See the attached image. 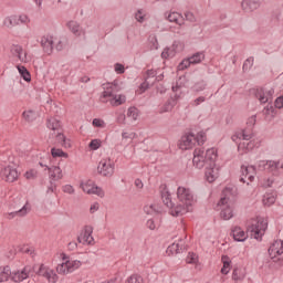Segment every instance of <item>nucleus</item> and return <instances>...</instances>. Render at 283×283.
Segmentation results:
<instances>
[{
  "mask_svg": "<svg viewBox=\"0 0 283 283\" xmlns=\"http://www.w3.org/2000/svg\"><path fill=\"white\" fill-rule=\"evenodd\" d=\"M268 171L272 176H280L283 169V161L275 160H259L256 166H241V182H253L255 180V171Z\"/></svg>",
  "mask_w": 283,
  "mask_h": 283,
  "instance_id": "f257e3e1",
  "label": "nucleus"
},
{
  "mask_svg": "<svg viewBox=\"0 0 283 283\" xmlns=\"http://www.w3.org/2000/svg\"><path fill=\"white\" fill-rule=\"evenodd\" d=\"M177 198L179 203L172 208V216H185L189 211L193 210V205H196V198H193V192L187 187H178Z\"/></svg>",
  "mask_w": 283,
  "mask_h": 283,
  "instance_id": "f03ea898",
  "label": "nucleus"
},
{
  "mask_svg": "<svg viewBox=\"0 0 283 283\" xmlns=\"http://www.w3.org/2000/svg\"><path fill=\"white\" fill-rule=\"evenodd\" d=\"M218 151L216 148H209L205 153V148H197L193 151L192 164L197 169H202L205 165H216Z\"/></svg>",
  "mask_w": 283,
  "mask_h": 283,
  "instance_id": "7ed1b4c3",
  "label": "nucleus"
},
{
  "mask_svg": "<svg viewBox=\"0 0 283 283\" xmlns=\"http://www.w3.org/2000/svg\"><path fill=\"white\" fill-rule=\"evenodd\" d=\"M118 82L115 81L111 84H107L99 97L101 103H111L113 107L123 105V103L127 101V97L125 95H117L116 92H118Z\"/></svg>",
  "mask_w": 283,
  "mask_h": 283,
  "instance_id": "20e7f679",
  "label": "nucleus"
},
{
  "mask_svg": "<svg viewBox=\"0 0 283 283\" xmlns=\"http://www.w3.org/2000/svg\"><path fill=\"white\" fill-rule=\"evenodd\" d=\"M83 263L78 260L70 258L65 253H61V263L56 265L55 271L59 275H70L74 271L81 269Z\"/></svg>",
  "mask_w": 283,
  "mask_h": 283,
  "instance_id": "39448f33",
  "label": "nucleus"
},
{
  "mask_svg": "<svg viewBox=\"0 0 283 283\" xmlns=\"http://www.w3.org/2000/svg\"><path fill=\"white\" fill-rule=\"evenodd\" d=\"M218 207H220V218L222 220H231L233 218V201H231V188H226L222 191Z\"/></svg>",
  "mask_w": 283,
  "mask_h": 283,
  "instance_id": "423d86ee",
  "label": "nucleus"
},
{
  "mask_svg": "<svg viewBox=\"0 0 283 283\" xmlns=\"http://www.w3.org/2000/svg\"><path fill=\"white\" fill-rule=\"evenodd\" d=\"M266 229H269V220L262 217L254 219L251 226L248 228L251 238L259 241L262 240L264 233H266Z\"/></svg>",
  "mask_w": 283,
  "mask_h": 283,
  "instance_id": "0eeeda50",
  "label": "nucleus"
},
{
  "mask_svg": "<svg viewBox=\"0 0 283 283\" xmlns=\"http://www.w3.org/2000/svg\"><path fill=\"white\" fill-rule=\"evenodd\" d=\"M9 209L11 212H6L4 218L6 220H14L15 218H25L30 211H32V206L30 202H25V205L22 208H19V205H10ZM12 209H17L15 211H12Z\"/></svg>",
  "mask_w": 283,
  "mask_h": 283,
  "instance_id": "6e6552de",
  "label": "nucleus"
},
{
  "mask_svg": "<svg viewBox=\"0 0 283 283\" xmlns=\"http://www.w3.org/2000/svg\"><path fill=\"white\" fill-rule=\"evenodd\" d=\"M165 17L167 21H169L170 23H176V25H178L177 28H175V30H172V32H175L176 34H180V36H185V34H187V31L185 30V18L182 17V14L178 12H169L165 13Z\"/></svg>",
  "mask_w": 283,
  "mask_h": 283,
  "instance_id": "1a4fd4ad",
  "label": "nucleus"
},
{
  "mask_svg": "<svg viewBox=\"0 0 283 283\" xmlns=\"http://www.w3.org/2000/svg\"><path fill=\"white\" fill-rule=\"evenodd\" d=\"M116 170V164L111 158L102 159L97 166V172L104 178H112Z\"/></svg>",
  "mask_w": 283,
  "mask_h": 283,
  "instance_id": "9d476101",
  "label": "nucleus"
},
{
  "mask_svg": "<svg viewBox=\"0 0 283 283\" xmlns=\"http://www.w3.org/2000/svg\"><path fill=\"white\" fill-rule=\"evenodd\" d=\"M80 187L88 196H98L99 198H105V191L103 188L96 186L92 180H85L80 184Z\"/></svg>",
  "mask_w": 283,
  "mask_h": 283,
  "instance_id": "9b49d317",
  "label": "nucleus"
},
{
  "mask_svg": "<svg viewBox=\"0 0 283 283\" xmlns=\"http://www.w3.org/2000/svg\"><path fill=\"white\" fill-rule=\"evenodd\" d=\"M36 274L40 277H44V280L48 281L49 283L59 282V274H56L54 269L50 268V265H46L45 263L40 264Z\"/></svg>",
  "mask_w": 283,
  "mask_h": 283,
  "instance_id": "f8f14e48",
  "label": "nucleus"
},
{
  "mask_svg": "<svg viewBox=\"0 0 283 283\" xmlns=\"http://www.w3.org/2000/svg\"><path fill=\"white\" fill-rule=\"evenodd\" d=\"M269 255L274 262H282L283 260V241L276 240L269 248Z\"/></svg>",
  "mask_w": 283,
  "mask_h": 283,
  "instance_id": "ddd939ff",
  "label": "nucleus"
},
{
  "mask_svg": "<svg viewBox=\"0 0 283 283\" xmlns=\"http://www.w3.org/2000/svg\"><path fill=\"white\" fill-rule=\"evenodd\" d=\"M10 52L14 59H18L20 63H30L32 59L28 55V51L23 49V46L19 44H13L10 48Z\"/></svg>",
  "mask_w": 283,
  "mask_h": 283,
  "instance_id": "4468645a",
  "label": "nucleus"
},
{
  "mask_svg": "<svg viewBox=\"0 0 283 283\" xmlns=\"http://www.w3.org/2000/svg\"><path fill=\"white\" fill-rule=\"evenodd\" d=\"M0 177L6 182H14L19 178V172L17 171V168L13 166H3L0 170Z\"/></svg>",
  "mask_w": 283,
  "mask_h": 283,
  "instance_id": "2eb2a0df",
  "label": "nucleus"
},
{
  "mask_svg": "<svg viewBox=\"0 0 283 283\" xmlns=\"http://www.w3.org/2000/svg\"><path fill=\"white\" fill-rule=\"evenodd\" d=\"M31 273H32V265H25L20 270L11 272L10 276L13 282L19 283V282H23L24 280H28Z\"/></svg>",
  "mask_w": 283,
  "mask_h": 283,
  "instance_id": "dca6fc26",
  "label": "nucleus"
},
{
  "mask_svg": "<svg viewBox=\"0 0 283 283\" xmlns=\"http://www.w3.org/2000/svg\"><path fill=\"white\" fill-rule=\"evenodd\" d=\"M205 178L207 182H216L220 178V166L216 164H209L206 166Z\"/></svg>",
  "mask_w": 283,
  "mask_h": 283,
  "instance_id": "f3484780",
  "label": "nucleus"
},
{
  "mask_svg": "<svg viewBox=\"0 0 283 283\" xmlns=\"http://www.w3.org/2000/svg\"><path fill=\"white\" fill-rule=\"evenodd\" d=\"M197 143H198V139L196 138V135H193V133L184 135L179 143V149H182V150L193 149Z\"/></svg>",
  "mask_w": 283,
  "mask_h": 283,
  "instance_id": "a211bd4d",
  "label": "nucleus"
},
{
  "mask_svg": "<svg viewBox=\"0 0 283 283\" xmlns=\"http://www.w3.org/2000/svg\"><path fill=\"white\" fill-rule=\"evenodd\" d=\"M92 233H94L92 226H86L77 238L80 244H94V237Z\"/></svg>",
  "mask_w": 283,
  "mask_h": 283,
  "instance_id": "6ab92c4d",
  "label": "nucleus"
},
{
  "mask_svg": "<svg viewBox=\"0 0 283 283\" xmlns=\"http://www.w3.org/2000/svg\"><path fill=\"white\" fill-rule=\"evenodd\" d=\"M156 76H158V72L155 70H148L146 72L145 82L140 84L142 92L149 90V86L156 83Z\"/></svg>",
  "mask_w": 283,
  "mask_h": 283,
  "instance_id": "aec40b11",
  "label": "nucleus"
},
{
  "mask_svg": "<svg viewBox=\"0 0 283 283\" xmlns=\"http://www.w3.org/2000/svg\"><path fill=\"white\" fill-rule=\"evenodd\" d=\"M40 43L45 54H52L54 50V38L52 35L42 36Z\"/></svg>",
  "mask_w": 283,
  "mask_h": 283,
  "instance_id": "412c9836",
  "label": "nucleus"
},
{
  "mask_svg": "<svg viewBox=\"0 0 283 283\" xmlns=\"http://www.w3.org/2000/svg\"><path fill=\"white\" fill-rule=\"evenodd\" d=\"M161 200L166 207L170 210V213L174 216V209H176V206L174 205V201L171 200V193L169 192V189L167 187L161 188Z\"/></svg>",
  "mask_w": 283,
  "mask_h": 283,
  "instance_id": "4be33fe9",
  "label": "nucleus"
},
{
  "mask_svg": "<svg viewBox=\"0 0 283 283\" xmlns=\"http://www.w3.org/2000/svg\"><path fill=\"white\" fill-rule=\"evenodd\" d=\"M45 170L49 171V178L53 182H56V180H61V178H63V170H61V167L59 166H45Z\"/></svg>",
  "mask_w": 283,
  "mask_h": 283,
  "instance_id": "5701e85b",
  "label": "nucleus"
},
{
  "mask_svg": "<svg viewBox=\"0 0 283 283\" xmlns=\"http://www.w3.org/2000/svg\"><path fill=\"white\" fill-rule=\"evenodd\" d=\"M184 249H185V240L178 239V242H174L167 248L166 253H168V255H176L180 253Z\"/></svg>",
  "mask_w": 283,
  "mask_h": 283,
  "instance_id": "b1692460",
  "label": "nucleus"
},
{
  "mask_svg": "<svg viewBox=\"0 0 283 283\" xmlns=\"http://www.w3.org/2000/svg\"><path fill=\"white\" fill-rule=\"evenodd\" d=\"M254 147H258V142L255 140L242 142L238 145V151L240 154H248V151H251Z\"/></svg>",
  "mask_w": 283,
  "mask_h": 283,
  "instance_id": "393cba45",
  "label": "nucleus"
},
{
  "mask_svg": "<svg viewBox=\"0 0 283 283\" xmlns=\"http://www.w3.org/2000/svg\"><path fill=\"white\" fill-rule=\"evenodd\" d=\"M67 28L75 36H85V30L81 28V24H78V22L70 21L67 22Z\"/></svg>",
  "mask_w": 283,
  "mask_h": 283,
  "instance_id": "a878e982",
  "label": "nucleus"
},
{
  "mask_svg": "<svg viewBox=\"0 0 283 283\" xmlns=\"http://www.w3.org/2000/svg\"><path fill=\"white\" fill-rule=\"evenodd\" d=\"M232 238L233 240H235V242H244V240H247L249 235L247 234V232H244V230H242V228L235 227L232 229Z\"/></svg>",
  "mask_w": 283,
  "mask_h": 283,
  "instance_id": "bb28decb",
  "label": "nucleus"
},
{
  "mask_svg": "<svg viewBox=\"0 0 283 283\" xmlns=\"http://www.w3.org/2000/svg\"><path fill=\"white\" fill-rule=\"evenodd\" d=\"M241 7L243 8L244 12H253L260 8V1L244 0L242 1Z\"/></svg>",
  "mask_w": 283,
  "mask_h": 283,
  "instance_id": "cd10ccee",
  "label": "nucleus"
},
{
  "mask_svg": "<svg viewBox=\"0 0 283 283\" xmlns=\"http://www.w3.org/2000/svg\"><path fill=\"white\" fill-rule=\"evenodd\" d=\"M275 200H277V195L275 192H265L262 202L264 207H271L275 205Z\"/></svg>",
  "mask_w": 283,
  "mask_h": 283,
  "instance_id": "c85d7f7f",
  "label": "nucleus"
},
{
  "mask_svg": "<svg viewBox=\"0 0 283 283\" xmlns=\"http://www.w3.org/2000/svg\"><path fill=\"white\" fill-rule=\"evenodd\" d=\"M22 118L27 123H34V120L39 118V113H36L34 109H27L22 113Z\"/></svg>",
  "mask_w": 283,
  "mask_h": 283,
  "instance_id": "c756f323",
  "label": "nucleus"
},
{
  "mask_svg": "<svg viewBox=\"0 0 283 283\" xmlns=\"http://www.w3.org/2000/svg\"><path fill=\"white\" fill-rule=\"evenodd\" d=\"M244 277H247V271L242 268H234L232 272V280H234V282H242Z\"/></svg>",
  "mask_w": 283,
  "mask_h": 283,
  "instance_id": "7c9ffc66",
  "label": "nucleus"
},
{
  "mask_svg": "<svg viewBox=\"0 0 283 283\" xmlns=\"http://www.w3.org/2000/svg\"><path fill=\"white\" fill-rule=\"evenodd\" d=\"M176 107V99H168L164 105L159 107V114H167Z\"/></svg>",
  "mask_w": 283,
  "mask_h": 283,
  "instance_id": "2f4dec72",
  "label": "nucleus"
},
{
  "mask_svg": "<svg viewBox=\"0 0 283 283\" xmlns=\"http://www.w3.org/2000/svg\"><path fill=\"white\" fill-rule=\"evenodd\" d=\"M12 275V270L10 266H0V282H8Z\"/></svg>",
  "mask_w": 283,
  "mask_h": 283,
  "instance_id": "473e14b6",
  "label": "nucleus"
},
{
  "mask_svg": "<svg viewBox=\"0 0 283 283\" xmlns=\"http://www.w3.org/2000/svg\"><path fill=\"white\" fill-rule=\"evenodd\" d=\"M48 129H52V132H59L61 129V122L54 117H51L46 122Z\"/></svg>",
  "mask_w": 283,
  "mask_h": 283,
  "instance_id": "72a5a7b5",
  "label": "nucleus"
},
{
  "mask_svg": "<svg viewBox=\"0 0 283 283\" xmlns=\"http://www.w3.org/2000/svg\"><path fill=\"white\" fill-rule=\"evenodd\" d=\"M56 140L65 149H70V147H72V143L70 142V139L66 138L65 135H63L62 133H57Z\"/></svg>",
  "mask_w": 283,
  "mask_h": 283,
  "instance_id": "f704fd0d",
  "label": "nucleus"
},
{
  "mask_svg": "<svg viewBox=\"0 0 283 283\" xmlns=\"http://www.w3.org/2000/svg\"><path fill=\"white\" fill-rule=\"evenodd\" d=\"M17 70L19 74L23 77V81H25L27 83H30V81H32V76L30 75V72L25 66L17 65Z\"/></svg>",
  "mask_w": 283,
  "mask_h": 283,
  "instance_id": "c9c22d12",
  "label": "nucleus"
},
{
  "mask_svg": "<svg viewBox=\"0 0 283 283\" xmlns=\"http://www.w3.org/2000/svg\"><path fill=\"white\" fill-rule=\"evenodd\" d=\"M134 17H135V20L137 21V23H145V21H147V10L138 9L134 13Z\"/></svg>",
  "mask_w": 283,
  "mask_h": 283,
  "instance_id": "e433bc0d",
  "label": "nucleus"
},
{
  "mask_svg": "<svg viewBox=\"0 0 283 283\" xmlns=\"http://www.w3.org/2000/svg\"><path fill=\"white\" fill-rule=\"evenodd\" d=\"M15 17V27L17 25H28L30 23V17L28 14L22 13V14H14Z\"/></svg>",
  "mask_w": 283,
  "mask_h": 283,
  "instance_id": "4c0bfd02",
  "label": "nucleus"
},
{
  "mask_svg": "<svg viewBox=\"0 0 283 283\" xmlns=\"http://www.w3.org/2000/svg\"><path fill=\"white\" fill-rule=\"evenodd\" d=\"M188 59L190 60V63L192 65H198L199 63H202V60L205 59V53H203V51L197 52Z\"/></svg>",
  "mask_w": 283,
  "mask_h": 283,
  "instance_id": "58836bf2",
  "label": "nucleus"
},
{
  "mask_svg": "<svg viewBox=\"0 0 283 283\" xmlns=\"http://www.w3.org/2000/svg\"><path fill=\"white\" fill-rule=\"evenodd\" d=\"M4 28H8L9 30H12V28H17V19L15 15H9L4 18L3 20Z\"/></svg>",
  "mask_w": 283,
  "mask_h": 283,
  "instance_id": "ea45409f",
  "label": "nucleus"
},
{
  "mask_svg": "<svg viewBox=\"0 0 283 283\" xmlns=\"http://www.w3.org/2000/svg\"><path fill=\"white\" fill-rule=\"evenodd\" d=\"M255 96H256L258 101H260V103H262V104L269 103V97H268L264 88H258L255 92Z\"/></svg>",
  "mask_w": 283,
  "mask_h": 283,
  "instance_id": "a19ab883",
  "label": "nucleus"
},
{
  "mask_svg": "<svg viewBox=\"0 0 283 283\" xmlns=\"http://www.w3.org/2000/svg\"><path fill=\"white\" fill-rule=\"evenodd\" d=\"M138 116H140V112L136 108V106H130L127 109V117L132 120H138Z\"/></svg>",
  "mask_w": 283,
  "mask_h": 283,
  "instance_id": "79ce46f5",
  "label": "nucleus"
},
{
  "mask_svg": "<svg viewBox=\"0 0 283 283\" xmlns=\"http://www.w3.org/2000/svg\"><path fill=\"white\" fill-rule=\"evenodd\" d=\"M144 211L145 213H147V216H154L155 213H158V211L160 210L158 209L157 205L149 203L144 207Z\"/></svg>",
  "mask_w": 283,
  "mask_h": 283,
  "instance_id": "37998d69",
  "label": "nucleus"
},
{
  "mask_svg": "<svg viewBox=\"0 0 283 283\" xmlns=\"http://www.w3.org/2000/svg\"><path fill=\"white\" fill-rule=\"evenodd\" d=\"M222 263L221 273L228 275L229 271H231V260H229L228 256H222Z\"/></svg>",
  "mask_w": 283,
  "mask_h": 283,
  "instance_id": "c03bdc74",
  "label": "nucleus"
},
{
  "mask_svg": "<svg viewBox=\"0 0 283 283\" xmlns=\"http://www.w3.org/2000/svg\"><path fill=\"white\" fill-rule=\"evenodd\" d=\"M148 45L150 46V50H158L159 44H158V38L156 34H150L148 36Z\"/></svg>",
  "mask_w": 283,
  "mask_h": 283,
  "instance_id": "a18cd8bd",
  "label": "nucleus"
},
{
  "mask_svg": "<svg viewBox=\"0 0 283 283\" xmlns=\"http://www.w3.org/2000/svg\"><path fill=\"white\" fill-rule=\"evenodd\" d=\"M51 155L53 158H67V153L63 151L61 148H52Z\"/></svg>",
  "mask_w": 283,
  "mask_h": 283,
  "instance_id": "49530a36",
  "label": "nucleus"
},
{
  "mask_svg": "<svg viewBox=\"0 0 283 283\" xmlns=\"http://www.w3.org/2000/svg\"><path fill=\"white\" fill-rule=\"evenodd\" d=\"M176 56V53L171 46L164 49L161 52V59H174Z\"/></svg>",
  "mask_w": 283,
  "mask_h": 283,
  "instance_id": "de8ad7c7",
  "label": "nucleus"
},
{
  "mask_svg": "<svg viewBox=\"0 0 283 283\" xmlns=\"http://www.w3.org/2000/svg\"><path fill=\"white\" fill-rule=\"evenodd\" d=\"M172 92L175 93V96L170 98V101H175V103H177V101H180L181 98V94L182 91L180 90V85H174L172 86Z\"/></svg>",
  "mask_w": 283,
  "mask_h": 283,
  "instance_id": "09e8293b",
  "label": "nucleus"
},
{
  "mask_svg": "<svg viewBox=\"0 0 283 283\" xmlns=\"http://www.w3.org/2000/svg\"><path fill=\"white\" fill-rule=\"evenodd\" d=\"M38 177L39 171H36V169H30L24 174V178H27V180H36Z\"/></svg>",
  "mask_w": 283,
  "mask_h": 283,
  "instance_id": "8fccbe9b",
  "label": "nucleus"
},
{
  "mask_svg": "<svg viewBox=\"0 0 283 283\" xmlns=\"http://www.w3.org/2000/svg\"><path fill=\"white\" fill-rule=\"evenodd\" d=\"M127 283H145V280H143V276L138 274L130 275L127 281Z\"/></svg>",
  "mask_w": 283,
  "mask_h": 283,
  "instance_id": "3c124183",
  "label": "nucleus"
},
{
  "mask_svg": "<svg viewBox=\"0 0 283 283\" xmlns=\"http://www.w3.org/2000/svg\"><path fill=\"white\" fill-rule=\"evenodd\" d=\"M101 145H102L101 139H93L88 144V147H90V149H92V151H96V150L101 149Z\"/></svg>",
  "mask_w": 283,
  "mask_h": 283,
  "instance_id": "603ef678",
  "label": "nucleus"
},
{
  "mask_svg": "<svg viewBox=\"0 0 283 283\" xmlns=\"http://www.w3.org/2000/svg\"><path fill=\"white\" fill-rule=\"evenodd\" d=\"M191 64V60L188 59H185L178 66H177V70L178 72H182L185 70H187V67H189Z\"/></svg>",
  "mask_w": 283,
  "mask_h": 283,
  "instance_id": "864d4df0",
  "label": "nucleus"
},
{
  "mask_svg": "<svg viewBox=\"0 0 283 283\" xmlns=\"http://www.w3.org/2000/svg\"><path fill=\"white\" fill-rule=\"evenodd\" d=\"M187 264H196L198 262V254L189 252L186 258Z\"/></svg>",
  "mask_w": 283,
  "mask_h": 283,
  "instance_id": "5fc2aeb1",
  "label": "nucleus"
},
{
  "mask_svg": "<svg viewBox=\"0 0 283 283\" xmlns=\"http://www.w3.org/2000/svg\"><path fill=\"white\" fill-rule=\"evenodd\" d=\"M240 132L242 140H251V138H253V132H251V129H243Z\"/></svg>",
  "mask_w": 283,
  "mask_h": 283,
  "instance_id": "6e6d98bb",
  "label": "nucleus"
},
{
  "mask_svg": "<svg viewBox=\"0 0 283 283\" xmlns=\"http://www.w3.org/2000/svg\"><path fill=\"white\" fill-rule=\"evenodd\" d=\"M92 125L93 127H99L101 129H105L106 127L105 120L101 118H94Z\"/></svg>",
  "mask_w": 283,
  "mask_h": 283,
  "instance_id": "4d7b16f0",
  "label": "nucleus"
},
{
  "mask_svg": "<svg viewBox=\"0 0 283 283\" xmlns=\"http://www.w3.org/2000/svg\"><path fill=\"white\" fill-rule=\"evenodd\" d=\"M123 140H134L136 138V133L134 132H123L122 133Z\"/></svg>",
  "mask_w": 283,
  "mask_h": 283,
  "instance_id": "13d9d810",
  "label": "nucleus"
},
{
  "mask_svg": "<svg viewBox=\"0 0 283 283\" xmlns=\"http://www.w3.org/2000/svg\"><path fill=\"white\" fill-rule=\"evenodd\" d=\"M195 92H203V90H207V83L205 81L198 82L193 85Z\"/></svg>",
  "mask_w": 283,
  "mask_h": 283,
  "instance_id": "bf43d9fd",
  "label": "nucleus"
},
{
  "mask_svg": "<svg viewBox=\"0 0 283 283\" xmlns=\"http://www.w3.org/2000/svg\"><path fill=\"white\" fill-rule=\"evenodd\" d=\"M195 136L198 145H205V140H207V135H205V133L200 132Z\"/></svg>",
  "mask_w": 283,
  "mask_h": 283,
  "instance_id": "052dcab7",
  "label": "nucleus"
},
{
  "mask_svg": "<svg viewBox=\"0 0 283 283\" xmlns=\"http://www.w3.org/2000/svg\"><path fill=\"white\" fill-rule=\"evenodd\" d=\"M170 48L174 50L175 54H178V52H182L181 42L175 41Z\"/></svg>",
  "mask_w": 283,
  "mask_h": 283,
  "instance_id": "680f3d73",
  "label": "nucleus"
},
{
  "mask_svg": "<svg viewBox=\"0 0 283 283\" xmlns=\"http://www.w3.org/2000/svg\"><path fill=\"white\" fill-rule=\"evenodd\" d=\"M170 48L174 50L175 54H178V52H182L181 42L175 41Z\"/></svg>",
  "mask_w": 283,
  "mask_h": 283,
  "instance_id": "e2e57ef3",
  "label": "nucleus"
},
{
  "mask_svg": "<svg viewBox=\"0 0 283 283\" xmlns=\"http://www.w3.org/2000/svg\"><path fill=\"white\" fill-rule=\"evenodd\" d=\"M253 57H248L243 63V70L247 72L248 70H251L253 67Z\"/></svg>",
  "mask_w": 283,
  "mask_h": 283,
  "instance_id": "0e129e2a",
  "label": "nucleus"
},
{
  "mask_svg": "<svg viewBox=\"0 0 283 283\" xmlns=\"http://www.w3.org/2000/svg\"><path fill=\"white\" fill-rule=\"evenodd\" d=\"M62 191H64V193H69L70 196H74V187L72 185H65L62 188Z\"/></svg>",
  "mask_w": 283,
  "mask_h": 283,
  "instance_id": "69168bd1",
  "label": "nucleus"
},
{
  "mask_svg": "<svg viewBox=\"0 0 283 283\" xmlns=\"http://www.w3.org/2000/svg\"><path fill=\"white\" fill-rule=\"evenodd\" d=\"M114 70L116 72V74H125V65H123L120 63H115Z\"/></svg>",
  "mask_w": 283,
  "mask_h": 283,
  "instance_id": "338daca9",
  "label": "nucleus"
},
{
  "mask_svg": "<svg viewBox=\"0 0 283 283\" xmlns=\"http://www.w3.org/2000/svg\"><path fill=\"white\" fill-rule=\"evenodd\" d=\"M231 140H233V143H240V140H242V133L241 130L235 132L232 137Z\"/></svg>",
  "mask_w": 283,
  "mask_h": 283,
  "instance_id": "774afa93",
  "label": "nucleus"
}]
</instances>
